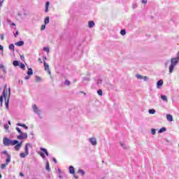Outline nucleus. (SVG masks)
Returning a JSON list of instances; mask_svg holds the SVG:
<instances>
[{"label":"nucleus","instance_id":"nucleus-22","mask_svg":"<svg viewBox=\"0 0 179 179\" xmlns=\"http://www.w3.org/2000/svg\"><path fill=\"white\" fill-rule=\"evenodd\" d=\"M41 150L42 152H44L45 153L46 156H48V152L47 151V149L43 148H41Z\"/></svg>","mask_w":179,"mask_h":179},{"label":"nucleus","instance_id":"nucleus-15","mask_svg":"<svg viewBox=\"0 0 179 179\" xmlns=\"http://www.w3.org/2000/svg\"><path fill=\"white\" fill-rule=\"evenodd\" d=\"M69 171L71 174H75V168H73V166H70Z\"/></svg>","mask_w":179,"mask_h":179},{"label":"nucleus","instance_id":"nucleus-23","mask_svg":"<svg viewBox=\"0 0 179 179\" xmlns=\"http://www.w3.org/2000/svg\"><path fill=\"white\" fill-rule=\"evenodd\" d=\"M50 23V17H46L45 19V24H48Z\"/></svg>","mask_w":179,"mask_h":179},{"label":"nucleus","instance_id":"nucleus-17","mask_svg":"<svg viewBox=\"0 0 179 179\" xmlns=\"http://www.w3.org/2000/svg\"><path fill=\"white\" fill-rule=\"evenodd\" d=\"M88 26L89 27L92 28V27H94V21H90L88 22Z\"/></svg>","mask_w":179,"mask_h":179},{"label":"nucleus","instance_id":"nucleus-34","mask_svg":"<svg viewBox=\"0 0 179 179\" xmlns=\"http://www.w3.org/2000/svg\"><path fill=\"white\" fill-rule=\"evenodd\" d=\"M151 133L152 134V135H156V129H151Z\"/></svg>","mask_w":179,"mask_h":179},{"label":"nucleus","instance_id":"nucleus-25","mask_svg":"<svg viewBox=\"0 0 179 179\" xmlns=\"http://www.w3.org/2000/svg\"><path fill=\"white\" fill-rule=\"evenodd\" d=\"M149 114H155L156 110L155 109H150L148 111Z\"/></svg>","mask_w":179,"mask_h":179},{"label":"nucleus","instance_id":"nucleus-41","mask_svg":"<svg viewBox=\"0 0 179 179\" xmlns=\"http://www.w3.org/2000/svg\"><path fill=\"white\" fill-rule=\"evenodd\" d=\"M142 3H148V0H142Z\"/></svg>","mask_w":179,"mask_h":179},{"label":"nucleus","instance_id":"nucleus-43","mask_svg":"<svg viewBox=\"0 0 179 179\" xmlns=\"http://www.w3.org/2000/svg\"><path fill=\"white\" fill-rule=\"evenodd\" d=\"M18 35H19V31H17L15 34V37H17Z\"/></svg>","mask_w":179,"mask_h":179},{"label":"nucleus","instance_id":"nucleus-50","mask_svg":"<svg viewBox=\"0 0 179 179\" xmlns=\"http://www.w3.org/2000/svg\"><path fill=\"white\" fill-rule=\"evenodd\" d=\"M17 125L18 127H22V125H23V124H20V123H17Z\"/></svg>","mask_w":179,"mask_h":179},{"label":"nucleus","instance_id":"nucleus-54","mask_svg":"<svg viewBox=\"0 0 179 179\" xmlns=\"http://www.w3.org/2000/svg\"><path fill=\"white\" fill-rule=\"evenodd\" d=\"M176 58H178L179 59V51L178 52V57H176Z\"/></svg>","mask_w":179,"mask_h":179},{"label":"nucleus","instance_id":"nucleus-51","mask_svg":"<svg viewBox=\"0 0 179 179\" xmlns=\"http://www.w3.org/2000/svg\"><path fill=\"white\" fill-rule=\"evenodd\" d=\"M53 162H55V163H57V159L55 158H53Z\"/></svg>","mask_w":179,"mask_h":179},{"label":"nucleus","instance_id":"nucleus-39","mask_svg":"<svg viewBox=\"0 0 179 179\" xmlns=\"http://www.w3.org/2000/svg\"><path fill=\"white\" fill-rule=\"evenodd\" d=\"M4 129H9V125L5 124V125H4Z\"/></svg>","mask_w":179,"mask_h":179},{"label":"nucleus","instance_id":"nucleus-10","mask_svg":"<svg viewBox=\"0 0 179 179\" xmlns=\"http://www.w3.org/2000/svg\"><path fill=\"white\" fill-rule=\"evenodd\" d=\"M163 86V80H159L157 83V89H160Z\"/></svg>","mask_w":179,"mask_h":179},{"label":"nucleus","instance_id":"nucleus-4","mask_svg":"<svg viewBox=\"0 0 179 179\" xmlns=\"http://www.w3.org/2000/svg\"><path fill=\"white\" fill-rule=\"evenodd\" d=\"M10 163V157L8 155V158L6 159V163L5 164H1V169L3 170L4 169H6V166Z\"/></svg>","mask_w":179,"mask_h":179},{"label":"nucleus","instance_id":"nucleus-55","mask_svg":"<svg viewBox=\"0 0 179 179\" xmlns=\"http://www.w3.org/2000/svg\"><path fill=\"white\" fill-rule=\"evenodd\" d=\"M43 59H47V57L45 56V57H43Z\"/></svg>","mask_w":179,"mask_h":179},{"label":"nucleus","instance_id":"nucleus-28","mask_svg":"<svg viewBox=\"0 0 179 179\" xmlns=\"http://www.w3.org/2000/svg\"><path fill=\"white\" fill-rule=\"evenodd\" d=\"M13 65H14V66H18V65H19V62L18 61H14L13 62Z\"/></svg>","mask_w":179,"mask_h":179},{"label":"nucleus","instance_id":"nucleus-24","mask_svg":"<svg viewBox=\"0 0 179 179\" xmlns=\"http://www.w3.org/2000/svg\"><path fill=\"white\" fill-rule=\"evenodd\" d=\"M120 34H121L122 36H125V34H127V31H125V29H122V30L120 31Z\"/></svg>","mask_w":179,"mask_h":179},{"label":"nucleus","instance_id":"nucleus-37","mask_svg":"<svg viewBox=\"0 0 179 179\" xmlns=\"http://www.w3.org/2000/svg\"><path fill=\"white\" fill-rule=\"evenodd\" d=\"M16 131H17V132H19V134H22V130H20V128L16 127Z\"/></svg>","mask_w":179,"mask_h":179},{"label":"nucleus","instance_id":"nucleus-42","mask_svg":"<svg viewBox=\"0 0 179 179\" xmlns=\"http://www.w3.org/2000/svg\"><path fill=\"white\" fill-rule=\"evenodd\" d=\"M38 61L40 62V64H43V60L41 59V58H38Z\"/></svg>","mask_w":179,"mask_h":179},{"label":"nucleus","instance_id":"nucleus-5","mask_svg":"<svg viewBox=\"0 0 179 179\" xmlns=\"http://www.w3.org/2000/svg\"><path fill=\"white\" fill-rule=\"evenodd\" d=\"M17 139H27V133H20V136H17Z\"/></svg>","mask_w":179,"mask_h":179},{"label":"nucleus","instance_id":"nucleus-48","mask_svg":"<svg viewBox=\"0 0 179 179\" xmlns=\"http://www.w3.org/2000/svg\"><path fill=\"white\" fill-rule=\"evenodd\" d=\"M4 38H5L4 35H3H3H1V40H3Z\"/></svg>","mask_w":179,"mask_h":179},{"label":"nucleus","instance_id":"nucleus-20","mask_svg":"<svg viewBox=\"0 0 179 179\" xmlns=\"http://www.w3.org/2000/svg\"><path fill=\"white\" fill-rule=\"evenodd\" d=\"M27 75H28V76H31V75H33V69H29V70L27 71Z\"/></svg>","mask_w":179,"mask_h":179},{"label":"nucleus","instance_id":"nucleus-16","mask_svg":"<svg viewBox=\"0 0 179 179\" xmlns=\"http://www.w3.org/2000/svg\"><path fill=\"white\" fill-rule=\"evenodd\" d=\"M49 6H50V2L47 1L46 3H45V13L48 12Z\"/></svg>","mask_w":179,"mask_h":179},{"label":"nucleus","instance_id":"nucleus-35","mask_svg":"<svg viewBox=\"0 0 179 179\" xmlns=\"http://www.w3.org/2000/svg\"><path fill=\"white\" fill-rule=\"evenodd\" d=\"M65 85H66L67 86H69V85H71V82L68 80H66Z\"/></svg>","mask_w":179,"mask_h":179},{"label":"nucleus","instance_id":"nucleus-44","mask_svg":"<svg viewBox=\"0 0 179 179\" xmlns=\"http://www.w3.org/2000/svg\"><path fill=\"white\" fill-rule=\"evenodd\" d=\"M22 128H25V129H27V126H26V124H22Z\"/></svg>","mask_w":179,"mask_h":179},{"label":"nucleus","instance_id":"nucleus-26","mask_svg":"<svg viewBox=\"0 0 179 179\" xmlns=\"http://www.w3.org/2000/svg\"><path fill=\"white\" fill-rule=\"evenodd\" d=\"M45 169L48 171H50V163H46V165H45Z\"/></svg>","mask_w":179,"mask_h":179},{"label":"nucleus","instance_id":"nucleus-30","mask_svg":"<svg viewBox=\"0 0 179 179\" xmlns=\"http://www.w3.org/2000/svg\"><path fill=\"white\" fill-rule=\"evenodd\" d=\"M0 69H2L3 72H6L5 66H3V64H0Z\"/></svg>","mask_w":179,"mask_h":179},{"label":"nucleus","instance_id":"nucleus-27","mask_svg":"<svg viewBox=\"0 0 179 179\" xmlns=\"http://www.w3.org/2000/svg\"><path fill=\"white\" fill-rule=\"evenodd\" d=\"M9 50H15V45L14 44H10L8 47Z\"/></svg>","mask_w":179,"mask_h":179},{"label":"nucleus","instance_id":"nucleus-31","mask_svg":"<svg viewBox=\"0 0 179 179\" xmlns=\"http://www.w3.org/2000/svg\"><path fill=\"white\" fill-rule=\"evenodd\" d=\"M20 67L21 68V69H24V68H26V66H24V64L23 63H21L20 64Z\"/></svg>","mask_w":179,"mask_h":179},{"label":"nucleus","instance_id":"nucleus-7","mask_svg":"<svg viewBox=\"0 0 179 179\" xmlns=\"http://www.w3.org/2000/svg\"><path fill=\"white\" fill-rule=\"evenodd\" d=\"M29 148H33V145H31L30 143H27L24 146V150L27 155H29Z\"/></svg>","mask_w":179,"mask_h":179},{"label":"nucleus","instance_id":"nucleus-32","mask_svg":"<svg viewBox=\"0 0 179 179\" xmlns=\"http://www.w3.org/2000/svg\"><path fill=\"white\" fill-rule=\"evenodd\" d=\"M78 173H80L82 176H85V171L82 169L78 170Z\"/></svg>","mask_w":179,"mask_h":179},{"label":"nucleus","instance_id":"nucleus-56","mask_svg":"<svg viewBox=\"0 0 179 179\" xmlns=\"http://www.w3.org/2000/svg\"><path fill=\"white\" fill-rule=\"evenodd\" d=\"M121 146H124V144L122 143H120Z\"/></svg>","mask_w":179,"mask_h":179},{"label":"nucleus","instance_id":"nucleus-36","mask_svg":"<svg viewBox=\"0 0 179 179\" xmlns=\"http://www.w3.org/2000/svg\"><path fill=\"white\" fill-rule=\"evenodd\" d=\"M136 78L137 79H143V76H142L141 75H136Z\"/></svg>","mask_w":179,"mask_h":179},{"label":"nucleus","instance_id":"nucleus-49","mask_svg":"<svg viewBox=\"0 0 179 179\" xmlns=\"http://www.w3.org/2000/svg\"><path fill=\"white\" fill-rule=\"evenodd\" d=\"M143 79L144 80H148V77L144 76Z\"/></svg>","mask_w":179,"mask_h":179},{"label":"nucleus","instance_id":"nucleus-11","mask_svg":"<svg viewBox=\"0 0 179 179\" xmlns=\"http://www.w3.org/2000/svg\"><path fill=\"white\" fill-rule=\"evenodd\" d=\"M33 108H34V113H36V114L40 113V110H38V108L37 107V105H34Z\"/></svg>","mask_w":179,"mask_h":179},{"label":"nucleus","instance_id":"nucleus-14","mask_svg":"<svg viewBox=\"0 0 179 179\" xmlns=\"http://www.w3.org/2000/svg\"><path fill=\"white\" fill-rule=\"evenodd\" d=\"M166 120L171 122L173 121V115H166Z\"/></svg>","mask_w":179,"mask_h":179},{"label":"nucleus","instance_id":"nucleus-47","mask_svg":"<svg viewBox=\"0 0 179 179\" xmlns=\"http://www.w3.org/2000/svg\"><path fill=\"white\" fill-rule=\"evenodd\" d=\"M20 176L21 177H24V174H23V173H22V172L20 173Z\"/></svg>","mask_w":179,"mask_h":179},{"label":"nucleus","instance_id":"nucleus-19","mask_svg":"<svg viewBox=\"0 0 179 179\" xmlns=\"http://www.w3.org/2000/svg\"><path fill=\"white\" fill-rule=\"evenodd\" d=\"M166 127H162V128H161L159 130V134H162V132H166Z\"/></svg>","mask_w":179,"mask_h":179},{"label":"nucleus","instance_id":"nucleus-29","mask_svg":"<svg viewBox=\"0 0 179 179\" xmlns=\"http://www.w3.org/2000/svg\"><path fill=\"white\" fill-rule=\"evenodd\" d=\"M97 94H98L99 96H103V90H99L97 91Z\"/></svg>","mask_w":179,"mask_h":179},{"label":"nucleus","instance_id":"nucleus-8","mask_svg":"<svg viewBox=\"0 0 179 179\" xmlns=\"http://www.w3.org/2000/svg\"><path fill=\"white\" fill-rule=\"evenodd\" d=\"M90 142L93 145V146H96V145H97V141L95 138H90Z\"/></svg>","mask_w":179,"mask_h":179},{"label":"nucleus","instance_id":"nucleus-57","mask_svg":"<svg viewBox=\"0 0 179 179\" xmlns=\"http://www.w3.org/2000/svg\"><path fill=\"white\" fill-rule=\"evenodd\" d=\"M2 178V175L0 173V179Z\"/></svg>","mask_w":179,"mask_h":179},{"label":"nucleus","instance_id":"nucleus-58","mask_svg":"<svg viewBox=\"0 0 179 179\" xmlns=\"http://www.w3.org/2000/svg\"><path fill=\"white\" fill-rule=\"evenodd\" d=\"M8 124H9V125H10V121H8Z\"/></svg>","mask_w":179,"mask_h":179},{"label":"nucleus","instance_id":"nucleus-45","mask_svg":"<svg viewBox=\"0 0 179 179\" xmlns=\"http://www.w3.org/2000/svg\"><path fill=\"white\" fill-rule=\"evenodd\" d=\"M0 50H1V51H3V46H2V45H0Z\"/></svg>","mask_w":179,"mask_h":179},{"label":"nucleus","instance_id":"nucleus-53","mask_svg":"<svg viewBox=\"0 0 179 179\" xmlns=\"http://www.w3.org/2000/svg\"><path fill=\"white\" fill-rule=\"evenodd\" d=\"M11 25H12V26H16V24H15V22H13V23L11 24Z\"/></svg>","mask_w":179,"mask_h":179},{"label":"nucleus","instance_id":"nucleus-2","mask_svg":"<svg viewBox=\"0 0 179 179\" xmlns=\"http://www.w3.org/2000/svg\"><path fill=\"white\" fill-rule=\"evenodd\" d=\"M3 143L4 146H15V145H17L19 143V141L17 140H11L6 137L3 138Z\"/></svg>","mask_w":179,"mask_h":179},{"label":"nucleus","instance_id":"nucleus-3","mask_svg":"<svg viewBox=\"0 0 179 179\" xmlns=\"http://www.w3.org/2000/svg\"><path fill=\"white\" fill-rule=\"evenodd\" d=\"M179 59L176 58H172L171 59V65L169 66V72L171 73L174 69V66L177 65L178 63Z\"/></svg>","mask_w":179,"mask_h":179},{"label":"nucleus","instance_id":"nucleus-38","mask_svg":"<svg viewBox=\"0 0 179 179\" xmlns=\"http://www.w3.org/2000/svg\"><path fill=\"white\" fill-rule=\"evenodd\" d=\"M45 24L41 25V30H45Z\"/></svg>","mask_w":179,"mask_h":179},{"label":"nucleus","instance_id":"nucleus-40","mask_svg":"<svg viewBox=\"0 0 179 179\" xmlns=\"http://www.w3.org/2000/svg\"><path fill=\"white\" fill-rule=\"evenodd\" d=\"M40 156H41L43 157V159H44V157H45V155L43 152L40 153Z\"/></svg>","mask_w":179,"mask_h":179},{"label":"nucleus","instance_id":"nucleus-12","mask_svg":"<svg viewBox=\"0 0 179 179\" xmlns=\"http://www.w3.org/2000/svg\"><path fill=\"white\" fill-rule=\"evenodd\" d=\"M24 45V41H20L15 43V45H17V47H22V45Z\"/></svg>","mask_w":179,"mask_h":179},{"label":"nucleus","instance_id":"nucleus-9","mask_svg":"<svg viewBox=\"0 0 179 179\" xmlns=\"http://www.w3.org/2000/svg\"><path fill=\"white\" fill-rule=\"evenodd\" d=\"M43 65H44V67H45V71H49V73H50V66H48V64H47V62H45V61H43Z\"/></svg>","mask_w":179,"mask_h":179},{"label":"nucleus","instance_id":"nucleus-59","mask_svg":"<svg viewBox=\"0 0 179 179\" xmlns=\"http://www.w3.org/2000/svg\"><path fill=\"white\" fill-rule=\"evenodd\" d=\"M85 95H86V93H84Z\"/></svg>","mask_w":179,"mask_h":179},{"label":"nucleus","instance_id":"nucleus-33","mask_svg":"<svg viewBox=\"0 0 179 179\" xmlns=\"http://www.w3.org/2000/svg\"><path fill=\"white\" fill-rule=\"evenodd\" d=\"M43 50H44L46 52H50V48L45 47V48H43Z\"/></svg>","mask_w":179,"mask_h":179},{"label":"nucleus","instance_id":"nucleus-52","mask_svg":"<svg viewBox=\"0 0 179 179\" xmlns=\"http://www.w3.org/2000/svg\"><path fill=\"white\" fill-rule=\"evenodd\" d=\"M20 58L21 59H24V56H21Z\"/></svg>","mask_w":179,"mask_h":179},{"label":"nucleus","instance_id":"nucleus-6","mask_svg":"<svg viewBox=\"0 0 179 179\" xmlns=\"http://www.w3.org/2000/svg\"><path fill=\"white\" fill-rule=\"evenodd\" d=\"M22 145H23V141H21L15 144V145L14 146L15 150H16L17 152L19 151L20 150V148H22Z\"/></svg>","mask_w":179,"mask_h":179},{"label":"nucleus","instance_id":"nucleus-1","mask_svg":"<svg viewBox=\"0 0 179 179\" xmlns=\"http://www.w3.org/2000/svg\"><path fill=\"white\" fill-rule=\"evenodd\" d=\"M8 85H4V90L3 91V94L0 97V102L2 104L3 103V98L6 100V96H8L7 101H6V108H9V97H10V88H8Z\"/></svg>","mask_w":179,"mask_h":179},{"label":"nucleus","instance_id":"nucleus-21","mask_svg":"<svg viewBox=\"0 0 179 179\" xmlns=\"http://www.w3.org/2000/svg\"><path fill=\"white\" fill-rule=\"evenodd\" d=\"M161 99L164 101H167V96H166V95H161Z\"/></svg>","mask_w":179,"mask_h":179},{"label":"nucleus","instance_id":"nucleus-13","mask_svg":"<svg viewBox=\"0 0 179 179\" xmlns=\"http://www.w3.org/2000/svg\"><path fill=\"white\" fill-rule=\"evenodd\" d=\"M26 156H29V154H27V152H21L20 154V157L22 158V159H24V157H26Z\"/></svg>","mask_w":179,"mask_h":179},{"label":"nucleus","instance_id":"nucleus-18","mask_svg":"<svg viewBox=\"0 0 179 179\" xmlns=\"http://www.w3.org/2000/svg\"><path fill=\"white\" fill-rule=\"evenodd\" d=\"M1 153H3V155H6L7 159H9V156H10V160L11 159L10 155H9L6 150L3 151Z\"/></svg>","mask_w":179,"mask_h":179},{"label":"nucleus","instance_id":"nucleus-46","mask_svg":"<svg viewBox=\"0 0 179 179\" xmlns=\"http://www.w3.org/2000/svg\"><path fill=\"white\" fill-rule=\"evenodd\" d=\"M25 79H26V80L30 79V76H25Z\"/></svg>","mask_w":179,"mask_h":179}]
</instances>
